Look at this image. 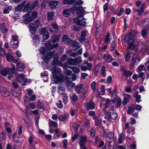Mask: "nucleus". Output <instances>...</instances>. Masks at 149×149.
I'll return each mask as SVG.
<instances>
[{"label": "nucleus", "mask_w": 149, "mask_h": 149, "mask_svg": "<svg viewBox=\"0 0 149 149\" xmlns=\"http://www.w3.org/2000/svg\"><path fill=\"white\" fill-rule=\"evenodd\" d=\"M86 35V33L85 31H83L81 33V37L79 39V41L82 42L84 41Z\"/></svg>", "instance_id": "c756f323"}, {"label": "nucleus", "mask_w": 149, "mask_h": 149, "mask_svg": "<svg viewBox=\"0 0 149 149\" xmlns=\"http://www.w3.org/2000/svg\"><path fill=\"white\" fill-rule=\"evenodd\" d=\"M68 63L71 65H76L75 59H73L72 58H69L67 61Z\"/></svg>", "instance_id": "72a5a7b5"}, {"label": "nucleus", "mask_w": 149, "mask_h": 149, "mask_svg": "<svg viewBox=\"0 0 149 149\" xmlns=\"http://www.w3.org/2000/svg\"><path fill=\"white\" fill-rule=\"evenodd\" d=\"M69 68L71 69L72 70L73 72L76 73H78L80 72V69L76 67L73 66V67H70L69 66L68 67Z\"/></svg>", "instance_id": "f704fd0d"}, {"label": "nucleus", "mask_w": 149, "mask_h": 149, "mask_svg": "<svg viewBox=\"0 0 149 149\" xmlns=\"http://www.w3.org/2000/svg\"><path fill=\"white\" fill-rule=\"evenodd\" d=\"M124 136L123 133H121L120 134V136L118 138V141L119 143H121L123 140H124Z\"/></svg>", "instance_id": "5fc2aeb1"}, {"label": "nucleus", "mask_w": 149, "mask_h": 149, "mask_svg": "<svg viewBox=\"0 0 149 149\" xmlns=\"http://www.w3.org/2000/svg\"><path fill=\"white\" fill-rule=\"evenodd\" d=\"M13 95L15 97H17L18 100L19 99L20 96L22 94V91L19 89L18 90L13 91H12Z\"/></svg>", "instance_id": "a211bd4d"}, {"label": "nucleus", "mask_w": 149, "mask_h": 149, "mask_svg": "<svg viewBox=\"0 0 149 149\" xmlns=\"http://www.w3.org/2000/svg\"><path fill=\"white\" fill-rule=\"evenodd\" d=\"M30 100L32 101H35L36 99V96L35 94H33L30 96Z\"/></svg>", "instance_id": "774afa93"}, {"label": "nucleus", "mask_w": 149, "mask_h": 149, "mask_svg": "<svg viewBox=\"0 0 149 149\" xmlns=\"http://www.w3.org/2000/svg\"><path fill=\"white\" fill-rule=\"evenodd\" d=\"M75 84L74 83L70 81H67L65 84V86L69 88H72L75 86Z\"/></svg>", "instance_id": "c85d7f7f"}, {"label": "nucleus", "mask_w": 149, "mask_h": 149, "mask_svg": "<svg viewBox=\"0 0 149 149\" xmlns=\"http://www.w3.org/2000/svg\"><path fill=\"white\" fill-rule=\"evenodd\" d=\"M0 91L2 95L5 97H7L9 95L10 93L5 87L0 86Z\"/></svg>", "instance_id": "f8f14e48"}, {"label": "nucleus", "mask_w": 149, "mask_h": 149, "mask_svg": "<svg viewBox=\"0 0 149 149\" xmlns=\"http://www.w3.org/2000/svg\"><path fill=\"white\" fill-rule=\"evenodd\" d=\"M28 14L24 15L23 16V17L26 18L24 20V22L25 24H27L33 20V19L36 18L37 17V13L35 11H33L32 13L31 17H29V15L30 14V12L29 13L28 11H26Z\"/></svg>", "instance_id": "7ed1b4c3"}, {"label": "nucleus", "mask_w": 149, "mask_h": 149, "mask_svg": "<svg viewBox=\"0 0 149 149\" xmlns=\"http://www.w3.org/2000/svg\"><path fill=\"white\" fill-rule=\"evenodd\" d=\"M70 10L72 13H74L77 10V13L78 16L81 17L83 16L85 11L82 7H79L77 6V5L74 4L71 8Z\"/></svg>", "instance_id": "f03ea898"}, {"label": "nucleus", "mask_w": 149, "mask_h": 149, "mask_svg": "<svg viewBox=\"0 0 149 149\" xmlns=\"http://www.w3.org/2000/svg\"><path fill=\"white\" fill-rule=\"evenodd\" d=\"M58 90L64 91L65 88L64 86L63 85H60L58 86Z\"/></svg>", "instance_id": "338daca9"}, {"label": "nucleus", "mask_w": 149, "mask_h": 149, "mask_svg": "<svg viewBox=\"0 0 149 149\" xmlns=\"http://www.w3.org/2000/svg\"><path fill=\"white\" fill-rule=\"evenodd\" d=\"M81 29V26L79 24H77L74 25V30L75 31H78Z\"/></svg>", "instance_id": "09e8293b"}, {"label": "nucleus", "mask_w": 149, "mask_h": 149, "mask_svg": "<svg viewBox=\"0 0 149 149\" xmlns=\"http://www.w3.org/2000/svg\"><path fill=\"white\" fill-rule=\"evenodd\" d=\"M26 3V1H24L22 2L19 5L17 6L15 9V11L13 15L14 18L15 19H17L18 17H19L18 15V11L21 10L24 5Z\"/></svg>", "instance_id": "423d86ee"}, {"label": "nucleus", "mask_w": 149, "mask_h": 149, "mask_svg": "<svg viewBox=\"0 0 149 149\" xmlns=\"http://www.w3.org/2000/svg\"><path fill=\"white\" fill-rule=\"evenodd\" d=\"M6 58L7 60L9 62L12 61L14 59L13 57L12 56L8 54L6 55Z\"/></svg>", "instance_id": "8fccbe9b"}, {"label": "nucleus", "mask_w": 149, "mask_h": 149, "mask_svg": "<svg viewBox=\"0 0 149 149\" xmlns=\"http://www.w3.org/2000/svg\"><path fill=\"white\" fill-rule=\"evenodd\" d=\"M48 124L49 127H50L51 125H52L54 127H56L58 125L57 123L52 121L50 119H49Z\"/></svg>", "instance_id": "37998d69"}, {"label": "nucleus", "mask_w": 149, "mask_h": 149, "mask_svg": "<svg viewBox=\"0 0 149 149\" xmlns=\"http://www.w3.org/2000/svg\"><path fill=\"white\" fill-rule=\"evenodd\" d=\"M133 74L131 71L125 70L124 71L123 75L127 77H130Z\"/></svg>", "instance_id": "c03bdc74"}, {"label": "nucleus", "mask_w": 149, "mask_h": 149, "mask_svg": "<svg viewBox=\"0 0 149 149\" xmlns=\"http://www.w3.org/2000/svg\"><path fill=\"white\" fill-rule=\"evenodd\" d=\"M18 64L17 65V67L18 70L22 71L25 67L24 65L22 63L18 62Z\"/></svg>", "instance_id": "2f4dec72"}, {"label": "nucleus", "mask_w": 149, "mask_h": 149, "mask_svg": "<svg viewBox=\"0 0 149 149\" xmlns=\"http://www.w3.org/2000/svg\"><path fill=\"white\" fill-rule=\"evenodd\" d=\"M33 23V24H30L29 25V29L31 33L33 34L35 33L37 28L40 25L39 20H36Z\"/></svg>", "instance_id": "20e7f679"}, {"label": "nucleus", "mask_w": 149, "mask_h": 149, "mask_svg": "<svg viewBox=\"0 0 149 149\" xmlns=\"http://www.w3.org/2000/svg\"><path fill=\"white\" fill-rule=\"evenodd\" d=\"M106 118L107 120L111 118L113 120L116 119L117 117V114L116 113L113 112L111 114V112L108 111V112L106 114Z\"/></svg>", "instance_id": "1a4fd4ad"}, {"label": "nucleus", "mask_w": 149, "mask_h": 149, "mask_svg": "<svg viewBox=\"0 0 149 149\" xmlns=\"http://www.w3.org/2000/svg\"><path fill=\"white\" fill-rule=\"evenodd\" d=\"M38 109L42 110V111H43L45 110V108L43 106V103L42 102L40 101V100H39L38 103Z\"/></svg>", "instance_id": "c9c22d12"}, {"label": "nucleus", "mask_w": 149, "mask_h": 149, "mask_svg": "<svg viewBox=\"0 0 149 149\" xmlns=\"http://www.w3.org/2000/svg\"><path fill=\"white\" fill-rule=\"evenodd\" d=\"M33 40L36 46H38L39 45L40 42V37L38 35H35L34 36Z\"/></svg>", "instance_id": "412c9836"}, {"label": "nucleus", "mask_w": 149, "mask_h": 149, "mask_svg": "<svg viewBox=\"0 0 149 149\" xmlns=\"http://www.w3.org/2000/svg\"><path fill=\"white\" fill-rule=\"evenodd\" d=\"M134 110V108L132 107H129L127 110V113L128 114H131Z\"/></svg>", "instance_id": "864d4df0"}, {"label": "nucleus", "mask_w": 149, "mask_h": 149, "mask_svg": "<svg viewBox=\"0 0 149 149\" xmlns=\"http://www.w3.org/2000/svg\"><path fill=\"white\" fill-rule=\"evenodd\" d=\"M47 14L48 19L49 20H52L54 15V12L52 11H51L50 12H48Z\"/></svg>", "instance_id": "7c9ffc66"}, {"label": "nucleus", "mask_w": 149, "mask_h": 149, "mask_svg": "<svg viewBox=\"0 0 149 149\" xmlns=\"http://www.w3.org/2000/svg\"><path fill=\"white\" fill-rule=\"evenodd\" d=\"M53 64L54 65H57L63 67V66L62 65V62L61 61H59L58 60V58L56 57L54 58L53 62Z\"/></svg>", "instance_id": "a878e982"}, {"label": "nucleus", "mask_w": 149, "mask_h": 149, "mask_svg": "<svg viewBox=\"0 0 149 149\" xmlns=\"http://www.w3.org/2000/svg\"><path fill=\"white\" fill-rule=\"evenodd\" d=\"M59 38V36L58 35L54 36L52 37V42L53 43H54L57 42Z\"/></svg>", "instance_id": "de8ad7c7"}, {"label": "nucleus", "mask_w": 149, "mask_h": 149, "mask_svg": "<svg viewBox=\"0 0 149 149\" xmlns=\"http://www.w3.org/2000/svg\"><path fill=\"white\" fill-rule=\"evenodd\" d=\"M145 5L144 4H143L139 9H133L134 13H138V15L140 16L141 15V14L143 13Z\"/></svg>", "instance_id": "dca6fc26"}, {"label": "nucleus", "mask_w": 149, "mask_h": 149, "mask_svg": "<svg viewBox=\"0 0 149 149\" xmlns=\"http://www.w3.org/2000/svg\"><path fill=\"white\" fill-rule=\"evenodd\" d=\"M40 53L42 54H44L45 53V48L43 47H41L40 48L39 50Z\"/></svg>", "instance_id": "69168bd1"}, {"label": "nucleus", "mask_w": 149, "mask_h": 149, "mask_svg": "<svg viewBox=\"0 0 149 149\" xmlns=\"http://www.w3.org/2000/svg\"><path fill=\"white\" fill-rule=\"evenodd\" d=\"M41 33L43 35V38L44 40L48 39L49 37V32L45 28L42 29L41 30Z\"/></svg>", "instance_id": "ddd939ff"}, {"label": "nucleus", "mask_w": 149, "mask_h": 149, "mask_svg": "<svg viewBox=\"0 0 149 149\" xmlns=\"http://www.w3.org/2000/svg\"><path fill=\"white\" fill-rule=\"evenodd\" d=\"M104 135L110 144L114 141V134L113 132H109L106 133Z\"/></svg>", "instance_id": "6e6552de"}, {"label": "nucleus", "mask_w": 149, "mask_h": 149, "mask_svg": "<svg viewBox=\"0 0 149 149\" xmlns=\"http://www.w3.org/2000/svg\"><path fill=\"white\" fill-rule=\"evenodd\" d=\"M105 41L106 42L109 41L111 44H113L115 42V39L113 36H110L109 33H107Z\"/></svg>", "instance_id": "f3484780"}, {"label": "nucleus", "mask_w": 149, "mask_h": 149, "mask_svg": "<svg viewBox=\"0 0 149 149\" xmlns=\"http://www.w3.org/2000/svg\"><path fill=\"white\" fill-rule=\"evenodd\" d=\"M0 27L1 29V32L2 33H5L8 31V29L7 28L4 27V24H1L0 25Z\"/></svg>", "instance_id": "49530a36"}, {"label": "nucleus", "mask_w": 149, "mask_h": 149, "mask_svg": "<svg viewBox=\"0 0 149 149\" xmlns=\"http://www.w3.org/2000/svg\"><path fill=\"white\" fill-rule=\"evenodd\" d=\"M51 26L54 29L55 31L58 30L59 28V27L56 23H53L51 24Z\"/></svg>", "instance_id": "6e6d98bb"}, {"label": "nucleus", "mask_w": 149, "mask_h": 149, "mask_svg": "<svg viewBox=\"0 0 149 149\" xmlns=\"http://www.w3.org/2000/svg\"><path fill=\"white\" fill-rule=\"evenodd\" d=\"M31 82L30 79H27L24 77L23 80H21V81L20 83L22 85H26L27 83H29Z\"/></svg>", "instance_id": "473e14b6"}, {"label": "nucleus", "mask_w": 149, "mask_h": 149, "mask_svg": "<svg viewBox=\"0 0 149 149\" xmlns=\"http://www.w3.org/2000/svg\"><path fill=\"white\" fill-rule=\"evenodd\" d=\"M24 77V75L23 74H18L16 76V79L18 82L20 83Z\"/></svg>", "instance_id": "e433bc0d"}, {"label": "nucleus", "mask_w": 149, "mask_h": 149, "mask_svg": "<svg viewBox=\"0 0 149 149\" xmlns=\"http://www.w3.org/2000/svg\"><path fill=\"white\" fill-rule=\"evenodd\" d=\"M123 95L124 98L127 99L129 100H130L131 97V96L130 95L126 93H123Z\"/></svg>", "instance_id": "4d7b16f0"}, {"label": "nucleus", "mask_w": 149, "mask_h": 149, "mask_svg": "<svg viewBox=\"0 0 149 149\" xmlns=\"http://www.w3.org/2000/svg\"><path fill=\"white\" fill-rule=\"evenodd\" d=\"M38 2L37 1H35L30 6V3H28L24 7L23 9V12L28 11L29 13L32 9H34L35 7L38 4Z\"/></svg>", "instance_id": "39448f33"}, {"label": "nucleus", "mask_w": 149, "mask_h": 149, "mask_svg": "<svg viewBox=\"0 0 149 149\" xmlns=\"http://www.w3.org/2000/svg\"><path fill=\"white\" fill-rule=\"evenodd\" d=\"M116 100H117V103L115 105V107L117 108H118L120 107L121 105V100L120 98H118L117 99H113V103H114L116 102Z\"/></svg>", "instance_id": "bb28decb"}, {"label": "nucleus", "mask_w": 149, "mask_h": 149, "mask_svg": "<svg viewBox=\"0 0 149 149\" xmlns=\"http://www.w3.org/2000/svg\"><path fill=\"white\" fill-rule=\"evenodd\" d=\"M141 35L144 38L148 36L147 31L145 29H143L141 31Z\"/></svg>", "instance_id": "603ef678"}, {"label": "nucleus", "mask_w": 149, "mask_h": 149, "mask_svg": "<svg viewBox=\"0 0 149 149\" xmlns=\"http://www.w3.org/2000/svg\"><path fill=\"white\" fill-rule=\"evenodd\" d=\"M76 62V65H77V63H80L81 62V59L80 56H79L77 58H75Z\"/></svg>", "instance_id": "052dcab7"}, {"label": "nucleus", "mask_w": 149, "mask_h": 149, "mask_svg": "<svg viewBox=\"0 0 149 149\" xmlns=\"http://www.w3.org/2000/svg\"><path fill=\"white\" fill-rule=\"evenodd\" d=\"M58 46V44L56 43L55 44L51 45L50 43V41H48V42L46 44V47L48 50H50L56 48Z\"/></svg>", "instance_id": "4468645a"}, {"label": "nucleus", "mask_w": 149, "mask_h": 149, "mask_svg": "<svg viewBox=\"0 0 149 149\" xmlns=\"http://www.w3.org/2000/svg\"><path fill=\"white\" fill-rule=\"evenodd\" d=\"M87 140V138L85 136H82L79 139V144L80 146H84Z\"/></svg>", "instance_id": "6ab92c4d"}, {"label": "nucleus", "mask_w": 149, "mask_h": 149, "mask_svg": "<svg viewBox=\"0 0 149 149\" xmlns=\"http://www.w3.org/2000/svg\"><path fill=\"white\" fill-rule=\"evenodd\" d=\"M102 75L103 76H105L106 75L105 67L103 65L101 69Z\"/></svg>", "instance_id": "e2e57ef3"}, {"label": "nucleus", "mask_w": 149, "mask_h": 149, "mask_svg": "<svg viewBox=\"0 0 149 149\" xmlns=\"http://www.w3.org/2000/svg\"><path fill=\"white\" fill-rule=\"evenodd\" d=\"M95 123L96 125H101V123L102 122V119L101 118H98L97 117L94 118Z\"/></svg>", "instance_id": "a18cd8bd"}, {"label": "nucleus", "mask_w": 149, "mask_h": 149, "mask_svg": "<svg viewBox=\"0 0 149 149\" xmlns=\"http://www.w3.org/2000/svg\"><path fill=\"white\" fill-rule=\"evenodd\" d=\"M84 105L88 109H93L94 108L95 104L91 101L89 102L88 103H84Z\"/></svg>", "instance_id": "2eb2a0df"}, {"label": "nucleus", "mask_w": 149, "mask_h": 149, "mask_svg": "<svg viewBox=\"0 0 149 149\" xmlns=\"http://www.w3.org/2000/svg\"><path fill=\"white\" fill-rule=\"evenodd\" d=\"M134 97L136 99V101L138 102H139L140 101L141 96L140 95H138V92H136L134 94Z\"/></svg>", "instance_id": "4c0bfd02"}, {"label": "nucleus", "mask_w": 149, "mask_h": 149, "mask_svg": "<svg viewBox=\"0 0 149 149\" xmlns=\"http://www.w3.org/2000/svg\"><path fill=\"white\" fill-rule=\"evenodd\" d=\"M49 5L52 10L56 9L59 6V2L57 1H51L49 3Z\"/></svg>", "instance_id": "9b49d317"}, {"label": "nucleus", "mask_w": 149, "mask_h": 149, "mask_svg": "<svg viewBox=\"0 0 149 149\" xmlns=\"http://www.w3.org/2000/svg\"><path fill=\"white\" fill-rule=\"evenodd\" d=\"M63 14L65 16L68 17L70 15V12L69 10L66 9L63 11Z\"/></svg>", "instance_id": "3c124183"}, {"label": "nucleus", "mask_w": 149, "mask_h": 149, "mask_svg": "<svg viewBox=\"0 0 149 149\" xmlns=\"http://www.w3.org/2000/svg\"><path fill=\"white\" fill-rule=\"evenodd\" d=\"M142 22L144 25H147L149 24V18H147L142 21Z\"/></svg>", "instance_id": "13d9d810"}, {"label": "nucleus", "mask_w": 149, "mask_h": 149, "mask_svg": "<svg viewBox=\"0 0 149 149\" xmlns=\"http://www.w3.org/2000/svg\"><path fill=\"white\" fill-rule=\"evenodd\" d=\"M54 54V52H50L47 55H44L42 57V59L47 63H48L49 60L52 58Z\"/></svg>", "instance_id": "9d476101"}, {"label": "nucleus", "mask_w": 149, "mask_h": 149, "mask_svg": "<svg viewBox=\"0 0 149 149\" xmlns=\"http://www.w3.org/2000/svg\"><path fill=\"white\" fill-rule=\"evenodd\" d=\"M110 105V101L109 99H107L105 101V109H103V111H105V110L107 108H108Z\"/></svg>", "instance_id": "ea45409f"}, {"label": "nucleus", "mask_w": 149, "mask_h": 149, "mask_svg": "<svg viewBox=\"0 0 149 149\" xmlns=\"http://www.w3.org/2000/svg\"><path fill=\"white\" fill-rule=\"evenodd\" d=\"M62 40L63 41L65 42V43L70 44L72 42V41L69 38L68 36L66 35H64L63 36Z\"/></svg>", "instance_id": "5701e85b"}, {"label": "nucleus", "mask_w": 149, "mask_h": 149, "mask_svg": "<svg viewBox=\"0 0 149 149\" xmlns=\"http://www.w3.org/2000/svg\"><path fill=\"white\" fill-rule=\"evenodd\" d=\"M63 102L65 104H67L68 101V96L65 93H63L62 94Z\"/></svg>", "instance_id": "79ce46f5"}, {"label": "nucleus", "mask_w": 149, "mask_h": 149, "mask_svg": "<svg viewBox=\"0 0 149 149\" xmlns=\"http://www.w3.org/2000/svg\"><path fill=\"white\" fill-rule=\"evenodd\" d=\"M17 38L18 36L16 35H13L12 36V40L10 42V44L13 46V48H17L18 47Z\"/></svg>", "instance_id": "0eeeda50"}, {"label": "nucleus", "mask_w": 149, "mask_h": 149, "mask_svg": "<svg viewBox=\"0 0 149 149\" xmlns=\"http://www.w3.org/2000/svg\"><path fill=\"white\" fill-rule=\"evenodd\" d=\"M144 66L143 65H139L138 67V68L136 70L137 72L139 73L141 71L143 70L144 68Z\"/></svg>", "instance_id": "bf43d9fd"}, {"label": "nucleus", "mask_w": 149, "mask_h": 149, "mask_svg": "<svg viewBox=\"0 0 149 149\" xmlns=\"http://www.w3.org/2000/svg\"><path fill=\"white\" fill-rule=\"evenodd\" d=\"M105 86L104 85H102L100 87V91L98 92L97 95L99 98L103 100V98L100 96V95H104L105 93V91L104 90Z\"/></svg>", "instance_id": "aec40b11"}, {"label": "nucleus", "mask_w": 149, "mask_h": 149, "mask_svg": "<svg viewBox=\"0 0 149 149\" xmlns=\"http://www.w3.org/2000/svg\"><path fill=\"white\" fill-rule=\"evenodd\" d=\"M130 54L129 53H127L125 56V60L126 61H128L130 60Z\"/></svg>", "instance_id": "0e129e2a"}, {"label": "nucleus", "mask_w": 149, "mask_h": 149, "mask_svg": "<svg viewBox=\"0 0 149 149\" xmlns=\"http://www.w3.org/2000/svg\"><path fill=\"white\" fill-rule=\"evenodd\" d=\"M68 115L65 114L60 115L58 117V118L59 120L61 121H64L68 119Z\"/></svg>", "instance_id": "4be33fe9"}, {"label": "nucleus", "mask_w": 149, "mask_h": 149, "mask_svg": "<svg viewBox=\"0 0 149 149\" xmlns=\"http://www.w3.org/2000/svg\"><path fill=\"white\" fill-rule=\"evenodd\" d=\"M72 46L73 47L75 48V49H74L75 50H76L80 46L79 43L76 41H72Z\"/></svg>", "instance_id": "58836bf2"}, {"label": "nucleus", "mask_w": 149, "mask_h": 149, "mask_svg": "<svg viewBox=\"0 0 149 149\" xmlns=\"http://www.w3.org/2000/svg\"><path fill=\"white\" fill-rule=\"evenodd\" d=\"M134 32H130L129 34L127 35L125 38V40L127 41H129L132 40V42L133 41V39L134 37V36L133 35Z\"/></svg>", "instance_id": "393cba45"}, {"label": "nucleus", "mask_w": 149, "mask_h": 149, "mask_svg": "<svg viewBox=\"0 0 149 149\" xmlns=\"http://www.w3.org/2000/svg\"><path fill=\"white\" fill-rule=\"evenodd\" d=\"M83 87L82 84H80L77 86L75 87V89L77 93H79L80 92L81 90Z\"/></svg>", "instance_id": "a19ab883"}, {"label": "nucleus", "mask_w": 149, "mask_h": 149, "mask_svg": "<svg viewBox=\"0 0 149 149\" xmlns=\"http://www.w3.org/2000/svg\"><path fill=\"white\" fill-rule=\"evenodd\" d=\"M103 58L107 62H111L112 61V58L109 55L104 54L103 56Z\"/></svg>", "instance_id": "b1692460"}, {"label": "nucleus", "mask_w": 149, "mask_h": 149, "mask_svg": "<svg viewBox=\"0 0 149 149\" xmlns=\"http://www.w3.org/2000/svg\"><path fill=\"white\" fill-rule=\"evenodd\" d=\"M10 68H6L4 69H3L1 71V74L4 76L6 75L8 73H11V72H10Z\"/></svg>", "instance_id": "cd10ccee"}, {"label": "nucleus", "mask_w": 149, "mask_h": 149, "mask_svg": "<svg viewBox=\"0 0 149 149\" xmlns=\"http://www.w3.org/2000/svg\"><path fill=\"white\" fill-rule=\"evenodd\" d=\"M81 19H79L78 17L74 18L73 19L74 22L78 24H79V23L81 22Z\"/></svg>", "instance_id": "680f3d73"}, {"label": "nucleus", "mask_w": 149, "mask_h": 149, "mask_svg": "<svg viewBox=\"0 0 149 149\" xmlns=\"http://www.w3.org/2000/svg\"><path fill=\"white\" fill-rule=\"evenodd\" d=\"M50 68L53 75L51 78L52 82L55 84L61 82L63 81V76L61 71L57 70L54 65L50 66Z\"/></svg>", "instance_id": "f257e3e1"}]
</instances>
